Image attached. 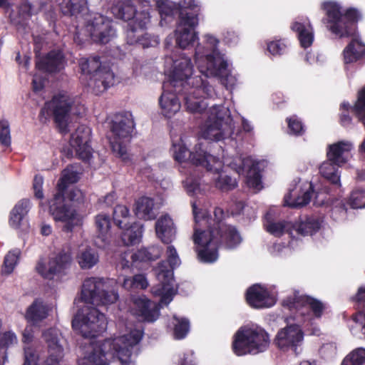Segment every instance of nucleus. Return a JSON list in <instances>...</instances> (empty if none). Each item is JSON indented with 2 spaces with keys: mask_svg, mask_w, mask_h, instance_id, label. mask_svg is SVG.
<instances>
[{
  "mask_svg": "<svg viewBox=\"0 0 365 365\" xmlns=\"http://www.w3.org/2000/svg\"><path fill=\"white\" fill-rule=\"evenodd\" d=\"M195 222L193 241L200 259L213 262L218 258L217 245L220 242L227 249H234L242 242L239 232L234 227L223 222L224 212L221 208L214 210V219L209 218L206 211L192 203Z\"/></svg>",
  "mask_w": 365,
  "mask_h": 365,
  "instance_id": "1",
  "label": "nucleus"
},
{
  "mask_svg": "<svg viewBox=\"0 0 365 365\" xmlns=\"http://www.w3.org/2000/svg\"><path fill=\"white\" fill-rule=\"evenodd\" d=\"M82 301L86 304L75 315L72 326L84 338H95L107 328V319L96 307L113 304L118 299L115 291H109L99 278H88L82 286Z\"/></svg>",
  "mask_w": 365,
  "mask_h": 365,
  "instance_id": "2",
  "label": "nucleus"
},
{
  "mask_svg": "<svg viewBox=\"0 0 365 365\" xmlns=\"http://www.w3.org/2000/svg\"><path fill=\"white\" fill-rule=\"evenodd\" d=\"M164 72L169 78V86L175 92H183L187 109L192 113H202L208 103L201 98L211 96L213 87L201 76L192 77L194 71L191 59L184 54L178 57L166 56Z\"/></svg>",
  "mask_w": 365,
  "mask_h": 365,
  "instance_id": "3",
  "label": "nucleus"
},
{
  "mask_svg": "<svg viewBox=\"0 0 365 365\" xmlns=\"http://www.w3.org/2000/svg\"><path fill=\"white\" fill-rule=\"evenodd\" d=\"M165 257L166 262H161L154 269L158 284L152 288V293L160 297L159 303L153 302L145 296L135 297L132 299L130 312L141 320L155 321L159 317L160 308L168 304L175 294L173 269L180 266L181 261L173 245L166 247Z\"/></svg>",
  "mask_w": 365,
  "mask_h": 365,
  "instance_id": "4",
  "label": "nucleus"
},
{
  "mask_svg": "<svg viewBox=\"0 0 365 365\" xmlns=\"http://www.w3.org/2000/svg\"><path fill=\"white\" fill-rule=\"evenodd\" d=\"M142 336L140 329L127 328L125 334L112 340L93 342L78 359V365H108L106 354L109 351L118 358L121 365H135L131 356Z\"/></svg>",
  "mask_w": 365,
  "mask_h": 365,
  "instance_id": "5",
  "label": "nucleus"
},
{
  "mask_svg": "<svg viewBox=\"0 0 365 365\" xmlns=\"http://www.w3.org/2000/svg\"><path fill=\"white\" fill-rule=\"evenodd\" d=\"M138 7L124 0L121 4L112 8V13L118 19L130 21L128 24V38L130 43L139 42L143 47L153 46L157 43L155 40H150L144 29L150 23L149 4L158 0H137Z\"/></svg>",
  "mask_w": 365,
  "mask_h": 365,
  "instance_id": "6",
  "label": "nucleus"
},
{
  "mask_svg": "<svg viewBox=\"0 0 365 365\" xmlns=\"http://www.w3.org/2000/svg\"><path fill=\"white\" fill-rule=\"evenodd\" d=\"M79 178L78 173L73 165L68 166L62 171L57 183L56 192L49 202V212L56 221L62 222L63 229L71 231L82 222L81 216L65 202L64 192L68 185L75 183Z\"/></svg>",
  "mask_w": 365,
  "mask_h": 365,
  "instance_id": "7",
  "label": "nucleus"
},
{
  "mask_svg": "<svg viewBox=\"0 0 365 365\" xmlns=\"http://www.w3.org/2000/svg\"><path fill=\"white\" fill-rule=\"evenodd\" d=\"M282 305L292 312L293 322L304 325L309 334L319 336L320 328L314 323L313 317L320 318L326 308L321 301L311 297L300 294L299 292L293 293L282 301Z\"/></svg>",
  "mask_w": 365,
  "mask_h": 365,
  "instance_id": "8",
  "label": "nucleus"
},
{
  "mask_svg": "<svg viewBox=\"0 0 365 365\" xmlns=\"http://www.w3.org/2000/svg\"><path fill=\"white\" fill-rule=\"evenodd\" d=\"M321 8L327 17V27L331 33L340 38L354 35V22L361 18L359 10L344 9L339 3L333 1L323 2Z\"/></svg>",
  "mask_w": 365,
  "mask_h": 365,
  "instance_id": "9",
  "label": "nucleus"
},
{
  "mask_svg": "<svg viewBox=\"0 0 365 365\" xmlns=\"http://www.w3.org/2000/svg\"><path fill=\"white\" fill-rule=\"evenodd\" d=\"M269 343V336L263 328L256 325L244 326L235 334L232 347L237 356L255 355L266 351Z\"/></svg>",
  "mask_w": 365,
  "mask_h": 365,
  "instance_id": "10",
  "label": "nucleus"
},
{
  "mask_svg": "<svg viewBox=\"0 0 365 365\" xmlns=\"http://www.w3.org/2000/svg\"><path fill=\"white\" fill-rule=\"evenodd\" d=\"M219 43L215 36L206 34L195 48V61L201 74H215L226 66L227 58L218 49Z\"/></svg>",
  "mask_w": 365,
  "mask_h": 365,
  "instance_id": "11",
  "label": "nucleus"
},
{
  "mask_svg": "<svg viewBox=\"0 0 365 365\" xmlns=\"http://www.w3.org/2000/svg\"><path fill=\"white\" fill-rule=\"evenodd\" d=\"M48 107L53 111L57 128L63 135L71 131L73 127V116L81 115L84 112L83 105L66 92L54 96Z\"/></svg>",
  "mask_w": 365,
  "mask_h": 365,
  "instance_id": "12",
  "label": "nucleus"
},
{
  "mask_svg": "<svg viewBox=\"0 0 365 365\" xmlns=\"http://www.w3.org/2000/svg\"><path fill=\"white\" fill-rule=\"evenodd\" d=\"M207 119L200 131L208 140L220 141L230 138L233 133L232 120L227 107L212 106L206 111Z\"/></svg>",
  "mask_w": 365,
  "mask_h": 365,
  "instance_id": "13",
  "label": "nucleus"
},
{
  "mask_svg": "<svg viewBox=\"0 0 365 365\" xmlns=\"http://www.w3.org/2000/svg\"><path fill=\"white\" fill-rule=\"evenodd\" d=\"M133 129V118L130 113H118L114 116L108 140L113 152L123 161L129 160L127 144Z\"/></svg>",
  "mask_w": 365,
  "mask_h": 365,
  "instance_id": "14",
  "label": "nucleus"
},
{
  "mask_svg": "<svg viewBox=\"0 0 365 365\" xmlns=\"http://www.w3.org/2000/svg\"><path fill=\"white\" fill-rule=\"evenodd\" d=\"M223 165L230 167L238 174H242L247 168L246 183L250 188L257 192L262 188L261 175L257 163L250 157L242 155L232 156L229 154L223 155Z\"/></svg>",
  "mask_w": 365,
  "mask_h": 365,
  "instance_id": "15",
  "label": "nucleus"
},
{
  "mask_svg": "<svg viewBox=\"0 0 365 365\" xmlns=\"http://www.w3.org/2000/svg\"><path fill=\"white\" fill-rule=\"evenodd\" d=\"M82 73L91 75L88 86L102 92L113 84L114 75L106 67H101L98 57L82 58L79 63Z\"/></svg>",
  "mask_w": 365,
  "mask_h": 365,
  "instance_id": "16",
  "label": "nucleus"
},
{
  "mask_svg": "<svg viewBox=\"0 0 365 365\" xmlns=\"http://www.w3.org/2000/svg\"><path fill=\"white\" fill-rule=\"evenodd\" d=\"M289 317H286L287 326L279 329L274 339V345L282 351H292L297 354L298 349L304 341V332L301 326L293 322Z\"/></svg>",
  "mask_w": 365,
  "mask_h": 365,
  "instance_id": "17",
  "label": "nucleus"
},
{
  "mask_svg": "<svg viewBox=\"0 0 365 365\" xmlns=\"http://www.w3.org/2000/svg\"><path fill=\"white\" fill-rule=\"evenodd\" d=\"M173 153L175 160L179 163L190 162L193 165L209 168L210 161L215 157L207 154L202 148V144H197L192 151L187 148V142L182 138L173 140Z\"/></svg>",
  "mask_w": 365,
  "mask_h": 365,
  "instance_id": "18",
  "label": "nucleus"
},
{
  "mask_svg": "<svg viewBox=\"0 0 365 365\" xmlns=\"http://www.w3.org/2000/svg\"><path fill=\"white\" fill-rule=\"evenodd\" d=\"M71 260V248L67 246L53 252L49 257L48 262H39L36 266V270L44 278L51 279L67 269Z\"/></svg>",
  "mask_w": 365,
  "mask_h": 365,
  "instance_id": "19",
  "label": "nucleus"
},
{
  "mask_svg": "<svg viewBox=\"0 0 365 365\" xmlns=\"http://www.w3.org/2000/svg\"><path fill=\"white\" fill-rule=\"evenodd\" d=\"M86 31L93 41L101 43H108L115 35L111 21L98 14L87 19Z\"/></svg>",
  "mask_w": 365,
  "mask_h": 365,
  "instance_id": "20",
  "label": "nucleus"
},
{
  "mask_svg": "<svg viewBox=\"0 0 365 365\" xmlns=\"http://www.w3.org/2000/svg\"><path fill=\"white\" fill-rule=\"evenodd\" d=\"M198 24L196 15H188L182 12L175 30L176 44L185 49L192 45L198 39L195 28Z\"/></svg>",
  "mask_w": 365,
  "mask_h": 365,
  "instance_id": "21",
  "label": "nucleus"
},
{
  "mask_svg": "<svg viewBox=\"0 0 365 365\" xmlns=\"http://www.w3.org/2000/svg\"><path fill=\"white\" fill-rule=\"evenodd\" d=\"M246 300L252 307L269 308L275 304L277 296L272 287L256 284L247 290Z\"/></svg>",
  "mask_w": 365,
  "mask_h": 365,
  "instance_id": "22",
  "label": "nucleus"
},
{
  "mask_svg": "<svg viewBox=\"0 0 365 365\" xmlns=\"http://www.w3.org/2000/svg\"><path fill=\"white\" fill-rule=\"evenodd\" d=\"M289 192L284 196V203L290 207L303 206L308 204L312 196L313 186L308 181L300 179L294 181Z\"/></svg>",
  "mask_w": 365,
  "mask_h": 365,
  "instance_id": "23",
  "label": "nucleus"
},
{
  "mask_svg": "<svg viewBox=\"0 0 365 365\" xmlns=\"http://www.w3.org/2000/svg\"><path fill=\"white\" fill-rule=\"evenodd\" d=\"M91 129L85 125H79L71 133L70 145L76 155L83 160H88L92 155V149L89 145Z\"/></svg>",
  "mask_w": 365,
  "mask_h": 365,
  "instance_id": "24",
  "label": "nucleus"
},
{
  "mask_svg": "<svg viewBox=\"0 0 365 365\" xmlns=\"http://www.w3.org/2000/svg\"><path fill=\"white\" fill-rule=\"evenodd\" d=\"M157 6L161 16L173 15L176 10L179 9L180 19L182 12L185 15L187 14L190 16H197L199 11V2L195 0H181L178 6L170 0H158Z\"/></svg>",
  "mask_w": 365,
  "mask_h": 365,
  "instance_id": "25",
  "label": "nucleus"
},
{
  "mask_svg": "<svg viewBox=\"0 0 365 365\" xmlns=\"http://www.w3.org/2000/svg\"><path fill=\"white\" fill-rule=\"evenodd\" d=\"M354 144L349 140H340L328 145L327 157L337 166L346 163L352 157Z\"/></svg>",
  "mask_w": 365,
  "mask_h": 365,
  "instance_id": "26",
  "label": "nucleus"
},
{
  "mask_svg": "<svg viewBox=\"0 0 365 365\" xmlns=\"http://www.w3.org/2000/svg\"><path fill=\"white\" fill-rule=\"evenodd\" d=\"M160 257V250L157 247L149 249H140L135 252L125 251L120 257V264L123 269L135 266L138 261L155 260Z\"/></svg>",
  "mask_w": 365,
  "mask_h": 365,
  "instance_id": "27",
  "label": "nucleus"
},
{
  "mask_svg": "<svg viewBox=\"0 0 365 365\" xmlns=\"http://www.w3.org/2000/svg\"><path fill=\"white\" fill-rule=\"evenodd\" d=\"M208 171L212 172V179L215 185L222 191H228L237 186V181L227 174V171L222 169V163L215 157V160L210 161L209 168H205Z\"/></svg>",
  "mask_w": 365,
  "mask_h": 365,
  "instance_id": "28",
  "label": "nucleus"
},
{
  "mask_svg": "<svg viewBox=\"0 0 365 365\" xmlns=\"http://www.w3.org/2000/svg\"><path fill=\"white\" fill-rule=\"evenodd\" d=\"M171 86L168 83L163 85V92L159 98V105L161 113L167 118H170L180 109V103L176 96V92L170 91Z\"/></svg>",
  "mask_w": 365,
  "mask_h": 365,
  "instance_id": "29",
  "label": "nucleus"
},
{
  "mask_svg": "<svg viewBox=\"0 0 365 365\" xmlns=\"http://www.w3.org/2000/svg\"><path fill=\"white\" fill-rule=\"evenodd\" d=\"M110 220L106 214H99L96 217V235L94 242L99 248H106L110 241Z\"/></svg>",
  "mask_w": 365,
  "mask_h": 365,
  "instance_id": "30",
  "label": "nucleus"
},
{
  "mask_svg": "<svg viewBox=\"0 0 365 365\" xmlns=\"http://www.w3.org/2000/svg\"><path fill=\"white\" fill-rule=\"evenodd\" d=\"M290 28L297 34L302 47L307 48L313 43L314 30L308 19H297L292 23Z\"/></svg>",
  "mask_w": 365,
  "mask_h": 365,
  "instance_id": "31",
  "label": "nucleus"
},
{
  "mask_svg": "<svg viewBox=\"0 0 365 365\" xmlns=\"http://www.w3.org/2000/svg\"><path fill=\"white\" fill-rule=\"evenodd\" d=\"M341 123L344 126L348 125L351 122V118L347 113V110L349 108H352L356 115L362 121L365 126V86L359 92L358 99L354 108H351L348 103H343L341 105Z\"/></svg>",
  "mask_w": 365,
  "mask_h": 365,
  "instance_id": "32",
  "label": "nucleus"
},
{
  "mask_svg": "<svg viewBox=\"0 0 365 365\" xmlns=\"http://www.w3.org/2000/svg\"><path fill=\"white\" fill-rule=\"evenodd\" d=\"M50 310L43 300L36 299L27 307L24 317L28 323L37 326L48 317Z\"/></svg>",
  "mask_w": 365,
  "mask_h": 365,
  "instance_id": "33",
  "label": "nucleus"
},
{
  "mask_svg": "<svg viewBox=\"0 0 365 365\" xmlns=\"http://www.w3.org/2000/svg\"><path fill=\"white\" fill-rule=\"evenodd\" d=\"M157 237L163 243H170L175 237L177 232L173 220L168 215H163L155 222Z\"/></svg>",
  "mask_w": 365,
  "mask_h": 365,
  "instance_id": "34",
  "label": "nucleus"
},
{
  "mask_svg": "<svg viewBox=\"0 0 365 365\" xmlns=\"http://www.w3.org/2000/svg\"><path fill=\"white\" fill-rule=\"evenodd\" d=\"M365 56V43L354 37L343 51V59L346 64L353 63Z\"/></svg>",
  "mask_w": 365,
  "mask_h": 365,
  "instance_id": "35",
  "label": "nucleus"
},
{
  "mask_svg": "<svg viewBox=\"0 0 365 365\" xmlns=\"http://www.w3.org/2000/svg\"><path fill=\"white\" fill-rule=\"evenodd\" d=\"M264 226L266 230L275 237H279L286 232L292 234V225L289 222L284 220H276L271 211L265 215Z\"/></svg>",
  "mask_w": 365,
  "mask_h": 365,
  "instance_id": "36",
  "label": "nucleus"
},
{
  "mask_svg": "<svg viewBox=\"0 0 365 365\" xmlns=\"http://www.w3.org/2000/svg\"><path fill=\"white\" fill-rule=\"evenodd\" d=\"M36 67L39 70L47 72H56L64 67V60L60 51H51L48 55L36 63Z\"/></svg>",
  "mask_w": 365,
  "mask_h": 365,
  "instance_id": "37",
  "label": "nucleus"
},
{
  "mask_svg": "<svg viewBox=\"0 0 365 365\" xmlns=\"http://www.w3.org/2000/svg\"><path fill=\"white\" fill-rule=\"evenodd\" d=\"M30 207L31 202L29 200H20L10 212L9 225L14 229L19 228Z\"/></svg>",
  "mask_w": 365,
  "mask_h": 365,
  "instance_id": "38",
  "label": "nucleus"
},
{
  "mask_svg": "<svg viewBox=\"0 0 365 365\" xmlns=\"http://www.w3.org/2000/svg\"><path fill=\"white\" fill-rule=\"evenodd\" d=\"M77 262L83 269H91L98 262L97 252L91 247L81 246L76 255Z\"/></svg>",
  "mask_w": 365,
  "mask_h": 365,
  "instance_id": "39",
  "label": "nucleus"
},
{
  "mask_svg": "<svg viewBox=\"0 0 365 365\" xmlns=\"http://www.w3.org/2000/svg\"><path fill=\"white\" fill-rule=\"evenodd\" d=\"M154 202L152 198L142 197L135 202V212L138 217L146 220L154 219L155 217Z\"/></svg>",
  "mask_w": 365,
  "mask_h": 365,
  "instance_id": "40",
  "label": "nucleus"
},
{
  "mask_svg": "<svg viewBox=\"0 0 365 365\" xmlns=\"http://www.w3.org/2000/svg\"><path fill=\"white\" fill-rule=\"evenodd\" d=\"M205 78L208 77H218L223 85L227 88L232 89L237 83L239 80V75L234 72V71L230 68V63L226 58V66L222 71H217L215 74H202Z\"/></svg>",
  "mask_w": 365,
  "mask_h": 365,
  "instance_id": "41",
  "label": "nucleus"
},
{
  "mask_svg": "<svg viewBox=\"0 0 365 365\" xmlns=\"http://www.w3.org/2000/svg\"><path fill=\"white\" fill-rule=\"evenodd\" d=\"M338 167L328 158L320 164L319 171L322 177L335 185H340V175Z\"/></svg>",
  "mask_w": 365,
  "mask_h": 365,
  "instance_id": "42",
  "label": "nucleus"
},
{
  "mask_svg": "<svg viewBox=\"0 0 365 365\" xmlns=\"http://www.w3.org/2000/svg\"><path fill=\"white\" fill-rule=\"evenodd\" d=\"M122 241L125 245H134L140 241L143 234V225L140 223H133L129 227L123 228Z\"/></svg>",
  "mask_w": 365,
  "mask_h": 365,
  "instance_id": "43",
  "label": "nucleus"
},
{
  "mask_svg": "<svg viewBox=\"0 0 365 365\" xmlns=\"http://www.w3.org/2000/svg\"><path fill=\"white\" fill-rule=\"evenodd\" d=\"M322 223V220L319 218L312 217L297 225H294L292 229H295L297 233L303 236L312 235L320 229Z\"/></svg>",
  "mask_w": 365,
  "mask_h": 365,
  "instance_id": "44",
  "label": "nucleus"
},
{
  "mask_svg": "<svg viewBox=\"0 0 365 365\" xmlns=\"http://www.w3.org/2000/svg\"><path fill=\"white\" fill-rule=\"evenodd\" d=\"M65 15L76 16L83 11L84 0H58Z\"/></svg>",
  "mask_w": 365,
  "mask_h": 365,
  "instance_id": "45",
  "label": "nucleus"
},
{
  "mask_svg": "<svg viewBox=\"0 0 365 365\" xmlns=\"http://www.w3.org/2000/svg\"><path fill=\"white\" fill-rule=\"evenodd\" d=\"M20 255L21 251L19 249L11 250L5 255L2 266V273L4 274H10L14 272L19 263Z\"/></svg>",
  "mask_w": 365,
  "mask_h": 365,
  "instance_id": "46",
  "label": "nucleus"
},
{
  "mask_svg": "<svg viewBox=\"0 0 365 365\" xmlns=\"http://www.w3.org/2000/svg\"><path fill=\"white\" fill-rule=\"evenodd\" d=\"M130 215L128 208L122 205H117L113 210V220L120 229L125 228L130 224Z\"/></svg>",
  "mask_w": 365,
  "mask_h": 365,
  "instance_id": "47",
  "label": "nucleus"
},
{
  "mask_svg": "<svg viewBox=\"0 0 365 365\" xmlns=\"http://www.w3.org/2000/svg\"><path fill=\"white\" fill-rule=\"evenodd\" d=\"M173 325V335L176 339H182L187 334L190 329L189 322L185 318L174 316L172 319Z\"/></svg>",
  "mask_w": 365,
  "mask_h": 365,
  "instance_id": "48",
  "label": "nucleus"
},
{
  "mask_svg": "<svg viewBox=\"0 0 365 365\" xmlns=\"http://www.w3.org/2000/svg\"><path fill=\"white\" fill-rule=\"evenodd\" d=\"M122 286L128 290L133 289H145L148 282L143 274H136L133 277H123Z\"/></svg>",
  "mask_w": 365,
  "mask_h": 365,
  "instance_id": "49",
  "label": "nucleus"
},
{
  "mask_svg": "<svg viewBox=\"0 0 365 365\" xmlns=\"http://www.w3.org/2000/svg\"><path fill=\"white\" fill-rule=\"evenodd\" d=\"M182 182L185 190L190 195H197L203 190L200 180L195 176V171L190 173Z\"/></svg>",
  "mask_w": 365,
  "mask_h": 365,
  "instance_id": "50",
  "label": "nucleus"
},
{
  "mask_svg": "<svg viewBox=\"0 0 365 365\" xmlns=\"http://www.w3.org/2000/svg\"><path fill=\"white\" fill-rule=\"evenodd\" d=\"M341 365H365V349L352 351L343 360Z\"/></svg>",
  "mask_w": 365,
  "mask_h": 365,
  "instance_id": "51",
  "label": "nucleus"
},
{
  "mask_svg": "<svg viewBox=\"0 0 365 365\" xmlns=\"http://www.w3.org/2000/svg\"><path fill=\"white\" fill-rule=\"evenodd\" d=\"M353 324L351 326L352 334L358 337H365V310L353 317Z\"/></svg>",
  "mask_w": 365,
  "mask_h": 365,
  "instance_id": "52",
  "label": "nucleus"
},
{
  "mask_svg": "<svg viewBox=\"0 0 365 365\" xmlns=\"http://www.w3.org/2000/svg\"><path fill=\"white\" fill-rule=\"evenodd\" d=\"M348 202L354 209L365 207V190H354L350 195Z\"/></svg>",
  "mask_w": 365,
  "mask_h": 365,
  "instance_id": "53",
  "label": "nucleus"
},
{
  "mask_svg": "<svg viewBox=\"0 0 365 365\" xmlns=\"http://www.w3.org/2000/svg\"><path fill=\"white\" fill-rule=\"evenodd\" d=\"M287 46V43L282 40H273L267 42V51L274 56L284 53Z\"/></svg>",
  "mask_w": 365,
  "mask_h": 365,
  "instance_id": "54",
  "label": "nucleus"
},
{
  "mask_svg": "<svg viewBox=\"0 0 365 365\" xmlns=\"http://www.w3.org/2000/svg\"><path fill=\"white\" fill-rule=\"evenodd\" d=\"M24 365H38L39 356L33 345L24 346Z\"/></svg>",
  "mask_w": 365,
  "mask_h": 365,
  "instance_id": "55",
  "label": "nucleus"
},
{
  "mask_svg": "<svg viewBox=\"0 0 365 365\" xmlns=\"http://www.w3.org/2000/svg\"><path fill=\"white\" fill-rule=\"evenodd\" d=\"M287 122L288 124V132L289 134L301 135L304 133V128L302 123L296 115L287 118Z\"/></svg>",
  "mask_w": 365,
  "mask_h": 365,
  "instance_id": "56",
  "label": "nucleus"
},
{
  "mask_svg": "<svg viewBox=\"0 0 365 365\" xmlns=\"http://www.w3.org/2000/svg\"><path fill=\"white\" fill-rule=\"evenodd\" d=\"M346 209L342 202H336L331 211V217L336 222H340L346 218Z\"/></svg>",
  "mask_w": 365,
  "mask_h": 365,
  "instance_id": "57",
  "label": "nucleus"
},
{
  "mask_svg": "<svg viewBox=\"0 0 365 365\" xmlns=\"http://www.w3.org/2000/svg\"><path fill=\"white\" fill-rule=\"evenodd\" d=\"M18 343L16 334L12 331H6L0 335V347L7 348Z\"/></svg>",
  "mask_w": 365,
  "mask_h": 365,
  "instance_id": "58",
  "label": "nucleus"
},
{
  "mask_svg": "<svg viewBox=\"0 0 365 365\" xmlns=\"http://www.w3.org/2000/svg\"><path fill=\"white\" fill-rule=\"evenodd\" d=\"M0 142L2 145L7 147L11 144L9 125L6 120L0 122Z\"/></svg>",
  "mask_w": 365,
  "mask_h": 365,
  "instance_id": "59",
  "label": "nucleus"
},
{
  "mask_svg": "<svg viewBox=\"0 0 365 365\" xmlns=\"http://www.w3.org/2000/svg\"><path fill=\"white\" fill-rule=\"evenodd\" d=\"M43 184V178L39 175H36L34 179L33 188L34 190L35 196L39 199H42L43 197V193L42 191Z\"/></svg>",
  "mask_w": 365,
  "mask_h": 365,
  "instance_id": "60",
  "label": "nucleus"
},
{
  "mask_svg": "<svg viewBox=\"0 0 365 365\" xmlns=\"http://www.w3.org/2000/svg\"><path fill=\"white\" fill-rule=\"evenodd\" d=\"M68 197L71 201L80 202L83 200L84 195L80 189L72 187L68 191Z\"/></svg>",
  "mask_w": 365,
  "mask_h": 365,
  "instance_id": "61",
  "label": "nucleus"
},
{
  "mask_svg": "<svg viewBox=\"0 0 365 365\" xmlns=\"http://www.w3.org/2000/svg\"><path fill=\"white\" fill-rule=\"evenodd\" d=\"M33 329L31 325H28L25 329L23 331L22 334V342L25 345H33V339H34V334H33Z\"/></svg>",
  "mask_w": 365,
  "mask_h": 365,
  "instance_id": "62",
  "label": "nucleus"
},
{
  "mask_svg": "<svg viewBox=\"0 0 365 365\" xmlns=\"http://www.w3.org/2000/svg\"><path fill=\"white\" fill-rule=\"evenodd\" d=\"M224 41L227 44L235 45L239 41V35L234 31H227L224 34Z\"/></svg>",
  "mask_w": 365,
  "mask_h": 365,
  "instance_id": "63",
  "label": "nucleus"
},
{
  "mask_svg": "<svg viewBox=\"0 0 365 365\" xmlns=\"http://www.w3.org/2000/svg\"><path fill=\"white\" fill-rule=\"evenodd\" d=\"M179 365H196L195 359L192 353L185 354L180 359Z\"/></svg>",
  "mask_w": 365,
  "mask_h": 365,
  "instance_id": "64",
  "label": "nucleus"
}]
</instances>
